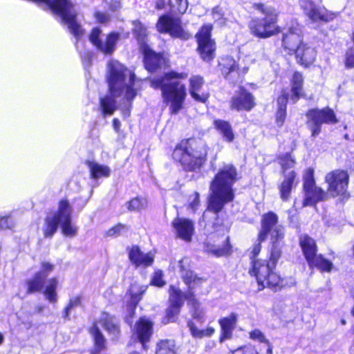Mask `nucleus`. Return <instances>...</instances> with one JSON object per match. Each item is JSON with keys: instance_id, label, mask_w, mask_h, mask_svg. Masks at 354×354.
Here are the masks:
<instances>
[{"instance_id": "f257e3e1", "label": "nucleus", "mask_w": 354, "mask_h": 354, "mask_svg": "<svg viewBox=\"0 0 354 354\" xmlns=\"http://www.w3.org/2000/svg\"><path fill=\"white\" fill-rule=\"evenodd\" d=\"M107 81L110 95L100 98L102 113L104 115H112L117 109L115 98L122 95L127 101L126 106L129 109L137 94L134 88L135 75L119 62L111 60L108 63Z\"/></svg>"}, {"instance_id": "f03ea898", "label": "nucleus", "mask_w": 354, "mask_h": 354, "mask_svg": "<svg viewBox=\"0 0 354 354\" xmlns=\"http://www.w3.org/2000/svg\"><path fill=\"white\" fill-rule=\"evenodd\" d=\"M238 179L237 170L232 165H225L218 170L209 185L207 212L217 215L226 204L233 201L232 185Z\"/></svg>"}, {"instance_id": "7ed1b4c3", "label": "nucleus", "mask_w": 354, "mask_h": 354, "mask_svg": "<svg viewBox=\"0 0 354 354\" xmlns=\"http://www.w3.org/2000/svg\"><path fill=\"white\" fill-rule=\"evenodd\" d=\"M184 73L171 71L162 77L150 80L151 86L154 88H160L163 101L169 103V109L172 114H177L183 107L187 96L186 87L180 80L187 78Z\"/></svg>"}, {"instance_id": "20e7f679", "label": "nucleus", "mask_w": 354, "mask_h": 354, "mask_svg": "<svg viewBox=\"0 0 354 354\" xmlns=\"http://www.w3.org/2000/svg\"><path fill=\"white\" fill-rule=\"evenodd\" d=\"M207 156V148L202 140L189 139L181 142L173 152V158L181 163L185 170L198 169L204 164Z\"/></svg>"}, {"instance_id": "39448f33", "label": "nucleus", "mask_w": 354, "mask_h": 354, "mask_svg": "<svg viewBox=\"0 0 354 354\" xmlns=\"http://www.w3.org/2000/svg\"><path fill=\"white\" fill-rule=\"evenodd\" d=\"M254 8L261 11L264 17H256L250 21L249 28L253 35L266 39L280 32V28L277 26L279 13L274 8L262 3L255 4Z\"/></svg>"}, {"instance_id": "423d86ee", "label": "nucleus", "mask_w": 354, "mask_h": 354, "mask_svg": "<svg viewBox=\"0 0 354 354\" xmlns=\"http://www.w3.org/2000/svg\"><path fill=\"white\" fill-rule=\"evenodd\" d=\"M53 269V265L47 262H42L41 270L36 273L32 279L26 281L28 286L27 292L30 294L44 290L43 292L46 299L50 303H56L57 301V295L56 293L58 285L57 279L56 278L50 279L44 288L45 281Z\"/></svg>"}, {"instance_id": "0eeeda50", "label": "nucleus", "mask_w": 354, "mask_h": 354, "mask_svg": "<svg viewBox=\"0 0 354 354\" xmlns=\"http://www.w3.org/2000/svg\"><path fill=\"white\" fill-rule=\"evenodd\" d=\"M274 264L267 260L257 259L253 261L252 272L257 278L259 286L264 288H281L286 284L273 269Z\"/></svg>"}, {"instance_id": "6e6552de", "label": "nucleus", "mask_w": 354, "mask_h": 354, "mask_svg": "<svg viewBox=\"0 0 354 354\" xmlns=\"http://www.w3.org/2000/svg\"><path fill=\"white\" fill-rule=\"evenodd\" d=\"M306 118L307 126L311 131L313 137L319 134L323 124H335L337 122L333 110L328 107L322 109H312L306 113Z\"/></svg>"}, {"instance_id": "1a4fd4ad", "label": "nucleus", "mask_w": 354, "mask_h": 354, "mask_svg": "<svg viewBox=\"0 0 354 354\" xmlns=\"http://www.w3.org/2000/svg\"><path fill=\"white\" fill-rule=\"evenodd\" d=\"M328 184V192L333 197L348 196L349 175L346 171L336 169L328 173L325 176Z\"/></svg>"}, {"instance_id": "9d476101", "label": "nucleus", "mask_w": 354, "mask_h": 354, "mask_svg": "<svg viewBox=\"0 0 354 354\" xmlns=\"http://www.w3.org/2000/svg\"><path fill=\"white\" fill-rule=\"evenodd\" d=\"M101 30L95 28L92 30L89 36L90 41L96 48L104 55H111L115 50L116 44L120 35L118 32H111L106 35L105 40L101 37Z\"/></svg>"}, {"instance_id": "9b49d317", "label": "nucleus", "mask_w": 354, "mask_h": 354, "mask_svg": "<svg viewBox=\"0 0 354 354\" xmlns=\"http://www.w3.org/2000/svg\"><path fill=\"white\" fill-rule=\"evenodd\" d=\"M212 26H203L196 35L198 50L201 58L209 62L214 57L215 43L210 38Z\"/></svg>"}, {"instance_id": "f8f14e48", "label": "nucleus", "mask_w": 354, "mask_h": 354, "mask_svg": "<svg viewBox=\"0 0 354 354\" xmlns=\"http://www.w3.org/2000/svg\"><path fill=\"white\" fill-rule=\"evenodd\" d=\"M156 28L159 32H168L173 37L183 40H187L191 37V35L181 27L178 19L166 15L159 18Z\"/></svg>"}, {"instance_id": "ddd939ff", "label": "nucleus", "mask_w": 354, "mask_h": 354, "mask_svg": "<svg viewBox=\"0 0 354 354\" xmlns=\"http://www.w3.org/2000/svg\"><path fill=\"white\" fill-rule=\"evenodd\" d=\"M299 5L305 15L313 21H330L335 17V13L325 8L317 7L312 0H299Z\"/></svg>"}, {"instance_id": "4468645a", "label": "nucleus", "mask_w": 354, "mask_h": 354, "mask_svg": "<svg viewBox=\"0 0 354 354\" xmlns=\"http://www.w3.org/2000/svg\"><path fill=\"white\" fill-rule=\"evenodd\" d=\"M72 207L66 199L59 203V225L62 233L67 236H75L77 233V227L71 223Z\"/></svg>"}, {"instance_id": "2eb2a0df", "label": "nucleus", "mask_w": 354, "mask_h": 354, "mask_svg": "<svg viewBox=\"0 0 354 354\" xmlns=\"http://www.w3.org/2000/svg\"><path fill=\"white\" fill-rule=\"evenodd\" d=\"M301 33L300 25L296 21H292L288 27L287 32L283 35L282 44L284 48L290 53H295L297 48L301 46Z\"/></svg>"}, {"instance_id": "dca6fc26", "label": "nucleus", "mask_w": 354, "mask_h": 354, "mask_svg": "<svg viewBox=\"0 0 354 354\" xmlns=\"http://www.w3.org/2000/svg\"><path fill=\"white\" fill-rule=\"evenodd\" d=\"M255 106L253 95L243 88H240L231 100V108L236 111H250Z\"/></svg>"}, {"instance_id": "f3484780", "label": "nucleus", "mask_w": 354, "mask_h": 354, "mask_svg": "<svg viewBox=\"0 0 354 354\" xmlns=\"http://www.w3.org/2000/svg\"><path fill=\"white\" fill-rule=\"evenodd\" d=\"M284 229L283 226H277L272 232V247L269 261L276 265L281 255V248L283 245Z\"/></svg>"}, {"instance_id": "a211bd4d", "label": "nucleus", "mask_w": 354, "mask_h": 354, "mask_svg": "<svg viewBox=\"0 0 354 354\" xmlns=\"http://www.w3.org/2000/svg\"><path fill=\"white\" fill-rule=\"evenodd\" d=\"M189 262L188 258H183L179 261L178 263L183 281L188 286L189 290L192 291L197 286L201 285L204 279L193 273L189 269Z\"/></svg>"}, {"instance_id": "6ab92c4d", "label": "nucleus", "mask_w": 354, "mask_h": 354, "mask_svg": "<svg viewBox=\"0 0 354 354\" xmlns=\"http://www.w3.org/2000/svg\"><path fill=\"white\" fill-rule=\"evenodd\" d=\"M177 236L185 241H189L193 235L194 227L193 223L188 219L176 218L172 222Z\"/></svg>"}, {"instance_id": "aec40b11", "label": "nucleus", "mask_w": 354, "mask_h": 354, "mask_svg": "<svg viewBox=\"0 0 354 354\" xmlns=\"http://www.w3.org/2000/svg\"><path fill=\"white\" fill-rule=\"evenodd\" d=\"M100 322L104 329L108 333L113 340L118 339L120 335V321L115 316L108 313H103L100 319Z\"/></svg>"}, {"instance_id": "412c9836", "label": "nucleus", "mask_w": 354, "mask_h": 354, "mask_svg": "<svg viewBox=\"0 0 354 354\" xmlns=\"http://www.w3.org/2000/svg\"><path fill=\"white\" fill-rule=\"evenodd\" d=\"M143 51L144 63L147 71H155L165 64V59L160 53H155L148 46L144 47Z\"/></svg>"}, {"instance_id": "4be33fe9", "label": "nucleus", "mask_w": 354, "mask_h": 354, "mask_svg": "<svg viewBox=\"0 0 354 354\" xmlns=\"http://www.w3.org/2000/svg\"><path fill=\"white\" fill-rule=\"evenodd\" d=\"M136 333L144 349L153 333V323L149 319L141 318L136 324Z\"/></svg>"}, {"instance_id": "5701e85b", "label": "nucleus", "mask_w": 354, "mask_h": 354, "mask_svg": "<svg viewBox=\"0 0 354 354\" xmlns=\"http://www.w3.org/2000/svg\"><path fill=\"white\" fill-rule=\"evenodd\" d=\"M129 258L136 267L151 266L154 258L151 253H143L138 246H133L129 252Z\"/></svg>"}, {"instance_id": "b1692460", "label": "nucleus", "mask_w": 354, "mask_h": 354, "mask_svg": "<svg viewBox=\"0 0 354 354\" xmlns=\"http://www.w3.org/2000/svg\"><path fill=\"white\" fill-rule=\"evenodd\" d=\"M277 223L278 216L275 213L270 212L268 214H264L262 218L261 230L259 234V239L261 241H265L269 233L272 236V232L275 227L280 226L279 225H277Z\"/></svg>"}, {"instance_id": "393cba45", "label": "nucleus", "mask_w": 354, "mask_h": 354, "mask_svg": "<svg viewBox=\"0 0 354 354\" xmlns=\"http://www.w3.org/2000/svg\"><path fill=\"white\" fill-rule=\"evenodd\" d=\"M204 84L203 78L199 75L192 76L189 79V93L191 96L196 101L205 102L208 99L207 93H198Z\"/></svg>"}, {"instance_id": "a878e982", "label": "nucleus", "mask_w": 354, "mask_h": 354, "mask_svg": "<svg viewBox=\"0 0 354 354\" xmlns=\"http://www.w3.org/2000/svg\"><path fill=\"white\" fill-rule=\"evenodd\" d=\"M295 53L298 62L305 66L312 64L315 60L317 55L315 49L307 44H302L300 47L297 48Z\"/></svg>"}, {"instance_id": "bb28decb", "label": "nucleus", "mask_w": 354, "mask_h": 354, "mask_svg": "<svg viewBox=\"0 0 354 354\" xmlns=\"http://www.w3.org/2000/svg\"><path fill=\"white\" fill-rule=\"evenodd\" d=\"M193 292L189 290L185 295L183 294L180 290L178 288L171 286L169 287V302L170 305L182 307L184 303V299H187L189 301L194 300Z\"/></svg>"}, {"instance_id": "cd10ccee", "label": "nucleus", "mask_w": 354, "mask_h": 354, "mask_svg": "<svg viewBox=\"0 0 354 354\" xmlns=\"http://www.w3.org/2000/svg\"><path fill=\"white\" fill-rule=\"evenodd\" d=\"M304 205H312L319 201L324 200L327 194L326 192L320 187L315 186V185L304 189Z\"/></svg>"}, {"instance_id": "c85d7f7f", "label": "nucleus", "mask_w": 354, "mask_h": 354, "mask_svg": "<svg viewBox=\"0 0 354 354\" xmlns=\"http://www.w3.org/2000/svg\"><path fill=\"white\" fill-rule=\"evenodd\" d=\"M237 321V315L232 313L229 317H224L219 320V324L222 330V337L221 341L231 337L232 330L235 328Z\"/></svg>"}, {"instance_id": "c756f323", "label": "nucleus", "mask_w": 354, "mask_h": 354, "mask_svg": "<svg viewBox=\"0 0 354 354\" xmlns=\"http://www.w3.org/2000/svg\"><path fill=\"white\" fill-rule=\"evenodd\" d=\"M59 224V209L52 215H48L45 218L43 227L44 234L46 238H51L57 230Z\"/></svg>"}, {"instance_id": "7c9ffc66", "label": "nucleus", "mask_w": 354, "mask_h": 354, "mask_svg": "<svg viewBox=\"0 0 354 354\" xmlns=\"http://www.w3.org/2000/svg\"><path fill=\"white\" fill-rule=\"evenodd\" d=\"M300 245L307 261L309 263L317 256V247L315 241L308 236L300 239Z\"/></svg>"}, {"instance_id": "2f4dec72", "label": "nucleus", "mask_w": 354, "mask_h": 354, "mask_svg": "<svg viewBox=\"0 0 354 354\" xmlns=\"http://www.w3.org/2000/svg\"><path fill=\"white\" fill-rule=\"evenodd\" d=\"M90 333L94 340V349L92 354H98L106 348V339L96 324L90 329Z\"/></svg>"}, {"instance_id": "473e14b6", "label": "nucleus", "mask_w": 354, "mask_h": 354, "mask_svg": "<svg viewBox=\"0 0 354 354\" xmlns=\"http://www.w3.org/2000/svg\"><path fill=\"white\" fill-rule=\"evenodd\" d=\"M296 174L291 171L285 175V179L280 185L279 191L283 201H287L291 193Z\"/></svg>"}, {"instance_id": "72a5a7b5", "label": "nucleus", "mask_w": 354, "mask_h": 354, "mask_svg": "<svg viewBox=\"0 0 354 354\" xmlns=\"http://www.w3.org/2000/svg\"><path fill=\"white\" fill-rule=\"evenodd\" d=\"M132 24L133 25V35L138 41L140 46L144 49V47L147 46V28L138 20L133 21Z\"/></svg>"}, {"instance_id": "f704fd0d", "label": "nucleus", "mask_w": 354, "mask_h": 354, "mask_svg": "<svg viewBox=\"0 0 354 354\" xmlns=\"http://www.w3.org/2000/svg\"><path fill=\"white\" fill-rule=\"evenodd\" d=\"M303 77L301 73L296 72L294 73L292 80V93L291 100L296 102L303 95L302 91Z\"/></svg>"}, {"instance_id": "c9c22d12", "label": "nucleus", "mask_w": 354, "mask_h": 354, "mask_svg": "<svg viewBox=\"0 0 354 354\" xmlns=\"http://www.w3.org/2000/svg\"><path fill=\"white\" fill-rule=\"evenodd\" d=\"M147 289V286L140 285L138 283L131 284L129 290L131 296L130 305L135 308L142 299V295Z\"/></svg>"}, {"instance_id": "e433bc0d", "label": "nucleus", "mask_w": 354, "mask_h": 354, "mask_svg": "<svg viewBox=\"0 0 354 354\" xmlns=\"http://www.w3.org/2000/svg\"><path fill=\"white\" fill-rule=\"evenodd\" d=\"M88 166L93 178L97 179L102 177H108L110 175L111 170L108 166L93 162H88Z\"/></svg>"}, {"instance_id": "4c0bfd02", "label": "nucleus", "mask_w": 354, "mask_h": 354, "mask_svg": "<svg viewBox=\"0 0 354 354\" xmlns=\"http://www.w3.org/2000/svg\"><path fill=\"white\" fill-rule=\"evenodd\" d=\"M215 127L222 134L223 138L227 142H232L234 138V135L231 125L229 122L224 120H215L214 122Z\"/></svg>"}, {"instance_id": "58836bf2", "label": "nucleus", "mask_w": 354, "mask_h": 354, "mask_svg": "<svg viewBox=\"0 0 354 354\" xmlns=\"http://www.w3.org/2000/svg\"><path fill=\"white\" fill-rule=\"evenodd\" d=\"M219 66L222 74L226 78L231 73H236L237 66L236 61L231 57H223L219 62Z\"/></svg>"}, {"instance_id": "ea45409f", "label": "nucleus", "mask_w": 354, "mask_h": 354, "mask_svg": "<svg viewBox=\"0 0 354 354\" xmlns=\"http://www.w3.org/2000/svg\"><path fill=\"white\" fill-rule=\"evenodd\" d=\"M176 346L172 339H162L156 344V354H177Z\"/></svg>"}, {"instance_id": "a19ab883", "label": "nucleus", "mask_w": 354, "mask_h": 354, "mask_svg": "<svg viewBox=\"0 0 354 354\" xmlns=\"http://www.w3.org/2000/svg\"><path fill=\"white\" fill-rule=\"evenodd\" d=\"M231 251L232 247L229 243V237L225 239L222 246L212 245L207 248V252L217 257L228 255Z\"/></svg>"}, {"instance_id": "79ce46f5", "label": "nucleus", "mask_w": 354, "mask_h": 354, "mask_svg": "<svg viewBox=\"0 0 354 354\" xmlns=\"http://www.w3.org/2000/svg\"><path fill=\"white\" fill-rule=\"evenodd\" d=\"M308 263L310 266H315L322 271L325 272H330L333 266V263L330 261L324 259L321 255H317L315 259H313Z\"/></svg>"}, {"instance_id": "37998d69", "label": "nucleus", "mask_w": 354, "mask_h": 354, "mask_svg": "<svg viewBox=\"0 0 354 354\" xmlns=\"http://www.w3.org/2000/svg\"><path fill=\"white\" fill-rule=\"evenodd\" d=\"M278 160L279 163L283 171L284 175L287 174L288 173H286V171L288 169L292 168L295 164V158L288 153L280 156Z\"/></svg>"}, {"instance_id": "c03bdc74", "label": "nucleus", "mask_w": 354, "mask_h": 354, "mask_svg": "<svg viewBox=\"0 0 354 354\" xmlns=\"http://www.w3.org/2000/svg\"><path fill=\"white\" fill-rule=\"evenodd\" d=\"M127 205L129 211L139 212L147 207V201L145 198L136 197L129 201Z\"/></svg>"}, {"instance_id": "a18cd8bd", "label": "nucleus", "mask_w": 354, "mask_h": 354, "mask_svg": "<svg viewBox=\"0 0 354 354\" xmlns=\"http://www.w3.org/2000/svg\"><path fill=\"white\" fill-rule=\"evenodd\" d=\"M82 297L80 296H77L72 297L68 304L66 306L63 312V317L64 319H68L69 315L71 312L77 306L81 305Z\"/></svg>"}, {"instance_id": "49530a36", "label": "nucleus", "mask_w": 354, "mask_h": 354, "mask_svg": "<svg viewBox=\"0 0 354 354\" xmlns=\"http://www.w3.org/2000/svg\"><path fill=\"white\" fill-rule=\"evenodd\" d=\"M181 307L169 305L166 310L165 319L167 323L174 322L176 320L177 316L180 313Z\"/></svg>"}, {"instance_id": "de8ad7c7", "label": "nucleus", "mask_w": 354, "mask_h": 354, "mask_svg": "<svg viewBox=\"0 0 354 354\" xmlns=\"http://www.w3.org/2000/svg\"><path fill=\"white\" fill-rule=\"evenodd\" d=\"M176 5L171 6V11L174 14H184L187 8L188 3L187 0H174Z\"/></svg>"}, {"instance_id": "09e8293b", "label": "nucleus", "mask_w": 354, "mask_h": 354, "mask_svg": "<svg viewBox=\"0 0 354 354\" xmlns=\"http://www.w3.org/2000/svg\"><path fill=\"white\" fill-rule=\"evenodd\" d=\"M15 226V221L9 214L5 216L0 215V229L7 230L11 229Z\"/></svg>"}, {"instance_id": "8fccbe9b", "label": "nucleus", "mask_w": 354, "mask_h": 354, "mask_svg": "<svg viewBox=\"0 0 354 354\" xmlns=\"http://www.w3.org/2000/svg\"><path fill=\"white\" fill-rule=\"evenodd\" d=\"M127 230H128L127 226H126L125 225L121 224V223H118L115 226L109 229L107 231L106 234L109 236H118V235L122 234L123 232H127Z\"/></svg>"}, {"instance_id": "3c124183", "label": "nucleus", "mask_w": 354, "mask_h": 354, "mask_svg": "<svg viewBox=\"0 0 354 354\" xmlns=\"http://www.w3.org/2000/svg\"><path fill=\"white\" fill-rule=\"evenodd\" d=\"M315 185V180L313 177V169L308 168L304 176V189L310 187Z\"/></svg>"}, {"instance_id": "603ef678", "label": "nucleus", "mask_w": 354, "mask_h": 354, "mask_svg": "<svg viewBox=\"0 0 354 354\" xmlns=\"http://www.w3.org/2000/svg\"><path fill=\"white\" fill-rule=\"evenodd\" d=\"M192 301L193 305L194 306V310L192 313V316L194 319H198L200 322H203L204 321L205 312L203 308H199L198 304L197 303L196 300L194 299Z\"/></svg>"}, {"instance_id": "864d4df0", "label": "nucleus", "mask_w": 354, "mask_h": 354, "mask_svg": "<svg viewBox=\"0 0 354 354\" xmlns=\"http://www.w3.org/2000/svg\"><path fill=\"white\" fill-rule=\"evenodd\" d=\"M162 272L161 270H157L154 272L151 284L158 287H162L165 285V281L162 279Z\"/></svg>"}, {"instance_id": "5fc2aeb1", "label": "nucleus", "mask_w": 354, "mask_h": 354, "mask_svg": "<svg viewBox=\"0 0 354 354\" xmlns=\"http://www.w3.org/2000/svg\"><path fill=\"white\" fill-rule=\"evenodd\" d=\"M187 326L189 328L191 334L193 337L196 338H202L205 336L204 330H199L192 321H189Z\"/></svg>"}, {"instance_id": "6e6d98bb", "label": "nucleus", "mask_w": 354, "mask_h": 354, "mask_svg": "<svg viewBox=\"0 0 354 354\" xmlns=\"http://www.w3.org/2000/svg\"><path fill=\"white\" fill-rule=\"evenodd\" d=\"M250 337L253 340H257L260 342H266L268 344V341L266 339L265 335L259 329H255L250 332Z\"/></svg>"}, {"instance_id": "4d7b16f0", "label": "nucleus", "mask_w": 354, "mask_h": 354, "mask_svg": "<svg viewBox=\"0 0 354 354\" xmlns=\"http://www.w3.org/2000/svg\"><path fill=\"white\" fill-rule=\"evenodd\" d=\"M286 117V110L278 108L276 113V123L278 127H281L283 126Z\"/></svg>"}, {"instance_id": "13d9d810", "label": "nucleus", "mask_w": 354, "mask_h": 354, "mask_svg": "<svg viewBox=\"0 0 354 354\" xmlns=\"http://www.w3.org/2000/svg\"><path fill=\"white\" fill-rule=\"evenodd\" d=\"M232 354H258V352L252 346H244L236 349Z\"/></svg>"}, {"instance_id": "bf43d9fd", "label": "nucleus", "mask_w": 354, "mask_h": 354, "mask_svg": "<svg viewBox=\"0 0 354 354\" xmlns=\"http://www.w3.org/2000/svg\"><path fill=\"white\" fill-rule=\"evenodd\" d=\"M346 66L348 68L354 66V49H351L347 52Z\"/></svg>"}, {"instance_id": "052dcab7", "label": "nucleus", "mask_w": 354, "mask_h": 354, "mask_svg": "<svg viewBox=\"0 0 354 354\" xmlns=\"http://www.w3.org/2000/svg\"><path fill=\"white\" fill-rule=\"evenodd\" d=\"M288 102V95L282 94L277 99L278 108H281V109L286 110V104Z\"/></svg>"}, {"instance_id": "680f3d73", "label": "nucleus", "mask_w": 354, "mask_h": 354, "mask_svg": "<svg viewBox=\"0 0 354 354\" xmlns=\"http://www.w3.org/2000/svg\"><path fill=\"white\" fill-rule=\"evenodd\" d=\"M96 19L101 24H106L110 20L109 15L104 12H97L95 14Z\"/></svg>"}, {"instance_id": "e2e57ef3", "label": "nucleus", "mask_w": 354, "mask_h": 354, "mask_svg": "<svg viewBox=\"0 0 354 354\" xmlns=\"http://www.w3.org/2000/svg\"><path fill=\"white\" fill-rule=\"evenodd\" d=\"M200 200H199V194L197 192H195L193 195V200L190 203L189 206L190 207L195 211L197 208V207L199 205Z\"/></svg>"}, {"instance_id": "0e129e2a", "label": "nucleus", "mask_w": 354, "mask_h": 354, "mask_svg": "<svg viewBox=\"0 0 354 354\" xmlns=\"http://www.w3.org/2000/svg\"><path fill=\"white\" fill-rule=\"evenodd\" d=\"M259 243L254 245V248H253V250H252V254H253V256L255 257L257 255L259 254V253L260 252V250H261V241L259 239Z\"/></svg>"}, {"instance_id": "69168bd1", "label": "nucleus", "mask_w": 354, "mask_h": 354, "mask_svg": "<svg viewBox=\"0 0 354 354\" xmlns=\"http://www.w3.org/2000/svg\"><path fill=\"white\" fill-rule=\"evenodd\" d=\"M165 0H156V8L157 10H161L165 7Z\"/></svg>"}, {"instance_id": "338daca9", "label": "nucleus", "mask_w": 354, "mask_h": 354, "mask_svg": "<svg viewBox=\"0 0 354 354\" xmlns=\"http://www.w3.org/2000/svg\"><path fill=\"white\" fill-rule=\"evenodd\" d=\"M113 126L116 131H118L120 127V122L118 119L114 118L113 120Z\"/></svg>"}, {"instance_id": "774afa93", "label": "nucleus", "mask_w": 354, "mask_h": 354, "mask_svg": "<svg viewBox=\"0 0 354 354\" xmlns=\"http://www.w3.org/2000/svg\"><path fill=\"white\" fill-rule=\"evenodd\" d=\"M204 331L205 336H210L214 333V329L212 328H207L206 330H204Z\"/></svg>"}]
</instances>
